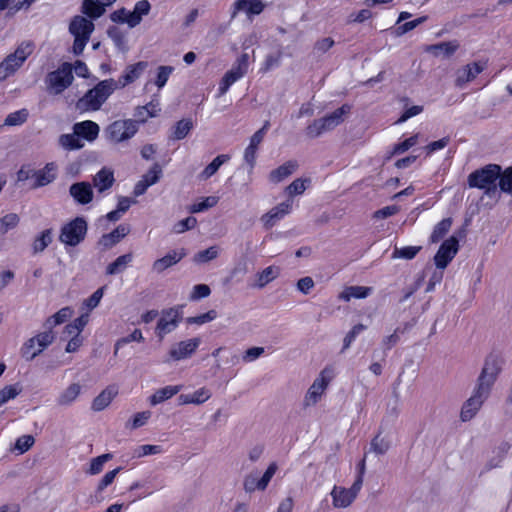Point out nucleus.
Listing matches in <instances>:
<instances>
[{
    "mask_svg": "<svg viewBox=\"0 0 512 512\" xmlns=\"http://www.w3.org/2000/svg\"><path fill=\"white\" fill-rule=\"evenodd\" d=\"M117 89L119 85L116 80L112 78L102 80L77 101L76 108L80 111H98Z\"/></svg>",
    "mask_w": 512,
    "mask_h": 512,
    "instance_id": "1",
    "label": "nucleus"
},
{
    "mask_svg": "<svg viewBox=\"0 0 512 512\" xmlns=\"http://www.w3.org/2000/svg\"><path fill=\"white\" fill-rule=\"evenodd\" d=\"M501 166L489 164L485 167L475 170L468 176V184L471 188L484 189L485 194L495 197L498 193L496 180L501 177Z\"/></svg>",
    "mask_w": 512,
    "mask_h": 512,
    "instance_id": "2",
    "label": "nucleus"
},
{
    "mask_svg": "<svg viewBox=\"0 0 512 512\" xmlns=\"http://www.w3.org/2000/svg\"><path fill=\"white\" fill-rule=\"evenodd\" d=\"M351 106L343 104L340 108L320 119L314 120L306 127V135L309 138H317L325 132L333 130L344 121V116L349 114Z\"/></svg>",
    "mask_w": 512,
    "mask_h": 512,
    "instance_id": "3",
    "label": "nucleus"
},
{
    "mask_svg": "<svg viewBox=\"0 0 512 512\" xmlns=\"http://www.w3.org/2000/svg\"><path fill=\"white\" fill-rule=\"evenodd\" d=\"M138 130L137 121L133 119H119L113 121L104 129V137L109 143L118 145L129 141Z\"/></svg>",
    "mask_w": 512,
    "mask_h": 512,
    "instance_id": "4",
    "label": "nucleus"
},
{
    "mask_svg": "<svg viewBox=\"0 0 512 512\" xmlns=\"http://www.w3.org/2000/svg\"><path fill=\"white\" fill-rule=\"evenodd\" d=\"M32 52V44L22 42L13 53L6 56L0 63V82L15 74Z\"/></svg>",
    "mask_w": 512,
    "mask_h": 512,
    "instance_id": "5",
    "label": "nucleus"
},
{
    "mask_svg": "<svg viewBox=\"0 0 512 512\" xmlns=\"http://www.w3.org/2000/svg\"><path fill=\"white\" fill-rule=\"evenodd\" d=\"M93 30V22L82 16H75L71 20L69 25V32L74 36L72 50L76 56L83 52Z\"/></svg>",
    "mask_w": 512,
    "mask_h": 512,
    "instance_id": "6",
    "label": "nucleus"
},
{
    "mask_svg": "<svg viewBox=\"0 0 512 512\" xmlns=\"http://www.w3.org/2000/svg\"><path fill=\"white\" fill-rule=\"evenodd\" d=\"M55 334L53 329H45V331L38 333L36 336L29 338L21 348V356L31 361L39 354H41L50 344L53 343Z\"/></svg>",
    "mask_w": 512,
    "mask_h": 512,
    "instance_id": "7",
    "label": "nucleus"
},
{
    "mask_svg": "<svg viewBox=\"0 0 512 512\" xmlns=\"http://www.w3.org/2000/svg\"><path fill=\"white\" fill-rule=\"evenodd\" d=\"M87 229L84 217H76L61 228L59 240L65 245L77 246L85 239Z\"/></svg>",
    "mask_w": 512,
    "mask_h": 512,
    "instance_id": "8",
    "label": "nucleus"
},
{
    "mask_svg": "<svg viewBox=\"0 0 512 512\" xmlns=\"http://www.w3.org/2000/svg\"><path fill=\"white\" fill-rule=\"evenodd\" d=\"M249 55L247 53L241 54L232 68L227 71L219 84L218 97L226 94L231 85L241 79L248 71Z\"/></svg>",
    "mask_w": 512,
    "mask_h": 512,
    "instance_id": "9",
    "label": "nucleus"
},
{
    "mask_svg": "<svg viewBox=\"0 0 512 512\" xmlns=\"http://www.w3.org/2000/svg\"><path fill=\"white\" fill-rule=\"evenodd\" d=\"M72 66L63 63L57 70L50 72L46 77L48 89L54 94H60L73 82Z\"/></svg>",
    "mask_w": 512,
    "mask_h": 512,
    "instance_id": "10",
    "label": "nucleus"
},
{
    "mask_svg": "<svg viewBox=\"0 0 512 512\" xmlns=\"http://www.w3.org/2000/svg\"><path fill=\"white\" fill-rule=\"evenodd\" d=\"M501 371V361L495 355H490L486 358L481 373L477 379L478 387L491 392L499 373Z\"/></svg>",
    "mask_w": 512,
    "mask_h": 512,
    "instance_id": "11",
    "label": "nucleus"
},
{
    "mask_svg": "<svg viewBox=\"0 0 512 512\" xmlns=\"http://www.w3.org/2000/svg\"><path fill=\"white\" fill-rule=\"evenodd\" d=\"M490 392L476 386L473 395L463 404L460 418L466 422L471 420L482 407Z\"/></svg>",
    "mask_w": 512,
    "mask_h": 512,
    "instance_id": "12",
    "label": "nucleus"
},
{
    "mask_svg": "<svg viewBox=\"0 0 512 512\" xmlns=\"http://www.w3.org/2000/svg\"><path fill=\"white\" fill-rule=\"evenodd\" d=\"M459 250V241L457 237L451 236L445 240L439 247L434 256V262L438 269H445L453 260Z\"/></svg>",
    "mask_w": 512,
    "mask_h": 512,
    "instance_id": "13",
    "label": "nucleus"
},
{
    "mask_svg": "<svg viewBox=\"0 0 512 512\" xmlns=\"http://www.w3.org/2000/svg\"><path fill=\"white\" fill-rule=\"evenodd\" d=\"M181 320V312L178 308H169L162 311V315L158 320L156 332L162 339L164 335L172 332Z\"/></svg>",
    "mask_w": 512,
    "mask_h": 512,
    "instance_id": "14",
    "label": "nucleus"
},
{
    "mask_svg": "<svg viewBox=\"0 0 512 512\" xmlns=\"http://www.w3.org/2000/svg\"><path fill=\"white\" fill-rule=\"evenodd\" d=\"M201 343L199 337L191 338L185 341H180L171 346L169 356L174 361H180L190 358L197 350Z\"/></svg>",
    "mask_w": 512,
    "mask_h": 512,
    "instance_id": "15",
    "label": "nucleus"
},
{
    "mask_svg": "<svg viewBox=\"0 0 512 512\" xmlns=\"http://www.w3.org/2000/svg\"><path fill=\"white\" fill-rule=\"evenodd\" d=\"M162 175L161 166L155 163L147 173L135 184L133 194L138 197L143 195L148 187L156 184Z\"/></svg>",
    "mask_w": 512,
    "mask_h": 512,
    "instance_id": "16",
    "label": "nucleus"
},
{
    "mask_svg": "<svg viewBox=\"0 0 512 512\" xmlns=\"http://www.w3.org/2000/svg\"><path fill=\"white\" fill-rule=\"evenodd\" d=\"M69 194L79 205H86L93 200L92 184L86 181L73 183L69 188Z\"/></svg>",
    "mask_w": 512,
    "mask_h": 512,
    "instance_id": "17",
    "label": "nucleus"
},
{
    "mask_svg": "<svg viewBox=\"0 0 512 512\" xmlns=\"http://www.w3.org/2000/svg\"><path fill=\"white\" fill-rule=\"evenodd\" d=\"M186 256L185 249L172 250L164 257L154 261L152 270L158 274L180 262Z\"/></svg>",
    "mask_w": 512,
    "mask_h": 512,
    "instance_id": "18",
    "label": "nucleus"
},
{
    "mask_svg": "<svg viewBox=\"0 0 512 512\" xmlns=\"http://www.w3.org/2000/svg\"><path fill=\"white\" fill-rule=\"evenodd\" d=\"M265 8L261 0H236L232 6L231 18L234 19L240 11L247 15H259Z\"/></svg>",
    "mask_w": 512,
    "mask_h": 512,
    "instance_id": "19",
    "label": "nucleus"
},
{
    "mask_svg": "<svg viewBox=\"0 0 512 512\" xmlns=\"http://www.w3.org/2000/svg\"><path fill=\"white\" fill-rule=\"evenodd\" d=\"M72 129L81 140H86L88 142L96 140L100 132L99 125L91 120L75 123Z\"/></svg>",
    "mask_w": 512,
    "mask_h": 512,
    "instance_id": "20",
    "label": "nucleus"
},
{
    "mask_svg": "<svg viewBox=\"0 0 512 512\" xmlns=\"http://www.w3.org/2000/svg\"><path fill=\"white\" fill-rule=\"evenodd\" d=\"M130 232V227L127 224H120L112 232L102 235L98 241V245L104 250L112 248L121 239L127 236Z\"/></svg>",
    "mask_w": 512,
    "mask_h": 512,
    "instance_id": "21",
    "label": "nucleus"
},
{
    "mask_svg": "<svg viewBox=\"0 0 512 512\" xmlns=\"http://www.w3.org/2000/svg\"><path fill=\"white\" fill-rule=\"evenodd\" d=\"M323 373L324 371L321 373L319 378L314 380L313 384L308 389L304 399L305 406L315 405L326 390L328 380L324 378Z\"/></svg>",
    "mask_w": 512,
    "mask_h": 512,
    "instance_id": "22",
    "label": "nucleus"
},
{
    "mask_svg": "<svg viewBox=\"0 0 512 512\" xmlns=\"http://www.w3.org/2000/svg\"><path fill=\"white\" fill-rule=\"evenodd\" d=\"M115 182L114 172L112 169L103 167L99 170L92 179L93 187L96 188L98 193H104L109 190Z\"/></svg>",
    "mask_w": 512,
    "mask_h": 512,
    "instance_id": "23",
    "label": "nucleus"
},
{
    "mask_svg": "<svg viewBox=\"0 0 512 512\" xmlns=\"http://www.w3.org/2000/svg\"><path fill=\"white\" fill-rule=\"evenodd\" d=\"M291 207L292 203L290 201L282 202L263 215L261 221L266 228H271L278 220L290 212Z\"/></svg>",
    "mask_w": 512,
    "mask_h": 512,
    "instance_id": "24",
    "label": "nucleus"
},
{
    "mask_svg": "<svg viewBox=\"0 0 512 512\" xmlns=\"http://www.w3.org/2000/svg\"><path fill=\"white\" fill-rule=\"evenodd\" d=\"M483 70L484 66L477 62L464 66L457 71L456 86L462 87L466 83L473 81Z\"/></svg>",
    "mask_w": 512,
    "mask_h": 512,
    "instance_id": "25",
    "label": "nucleus"
},
{
    "mask_svg": "<svg viewBox=\"0 0 512 512\" xmlns=\"http://www.w3.org/2000/svg\"><path fill=\"white\" fill-rule=\"evenodd\" d=\"M147 66L148 63L144 61H140L136 64L127 66L123 75L116 81L119 85V88H124L128 84H131L137 80L143 71L147 68Z\"/></svg>",
    "mask_w": 512,
    "mask_h": 512,
    "instance_id": "26",
    "label": "nucleus"
},
{
    "mask_svg": "<svg viewBox=\"0 0 512 512\" xmlns=\"http://www.w3.org/2000/svg\"><path fill=\"white\" fill-rule=\"evenodd\" d=\"M334 508H347L356 499L350 491L342 486H334L330 492Z\"/></svg>",
    "mask_w": 512,
    "mask_h": 512,
    "instance_id": "27",
    "label": "nucleus"
},
{
    "mask_svg": "<svg viewBox=\"0 0 512 512\" xmlns=\"http://www.w3.org/2000/svg\"><path fill=\"white\" fill-rule=\"evenodd\" d=\"M118 394L116 386L111 385L106 387L92 402L91 408L93 411L99 412L104 410Z\"/></svg>",
    "mask_w": 512,
    "mask_h": 512,
    "instance_id": "28",
    "label": "nucleus"
},
{
    "mask_svg": "<svg viewBox=\"0 0 512 512\" xmlns=\"http://www.w3.org/2000/svg\"><path fill=\"white\" fill-rule=\"evenodd\" d=\"M151 5L148 0H141L135 4L134 10L130 11L128 26L131 28L136 27L142 21V17L148 15Z\"/></svg>",
    "mask_w": 512,
    "mask_h": 512,
    "instance_id": "29",
    "label": "nucleus"
},
{
    "mask_svg": "<svg viewBox=\"0 0 512 512\" xmlns=\"http://www.w3.org/2000/svg\"><path fill=\"white\" fill-rule=\"evenodd\" d=\"M81 386L78 383L70 384L64 391H62L56 399V403L59 406L67 407L70 406L80 395Z\"/></svg>",
    "mask_w": 512,
    "mask_h": 512,
    "instance_id": "30",
    "label": "nucleus"
},
{
    "mask_svg": "<svg viewBox=\"0 0 512 512\" xmlns=\"http://www.w3.org/2000/svg\"><path fill=\"white\" fill-rule=\"evenodd\" d=\"M372 288L364 286L346 287L338 296L340 300L350 301L352 298L364 299L371 293Z\"/></svg>",
    "mask_w": 512,
    "mask_h": 512,
    "instance_id": "31",
    "label": "nucleus"
},
{
    "mask_svg": "<svg viewBox=\"0 0 512 512\" xmlns=\"http://www.w3.org/2000/svg\"><path fill=\"white\" fill-rule=\"evenodd\" d=\"M298 167L296 161H288L283 165L279 166L277 169H274L270 172V180L274 183H279L288 176H290Z\"/></svg>",
    "mask_w": 512,
    "mask_h": 512,
    "instance_id": "32",
    "label": "nucleus"
},
{
    "mask_svg": "<svg viewBox=\"0 0 512 512\" xmlns=\"http://www.w3.org/2000/svg\"><path fill=\"white\" fill-rule=\"evenodd\" d=\"M279 275V268L269 266L256 274V282L252 285L253 288L262 289L268 283L273 281Z\"/></svg>",
    "mask_w": 512,
    "mask_h": 512,
    "instance_id": "33",
    "label": "nucleus"
},
{
    "mask_svg": "<svg viewBox=\"0 0 512 512\" xmlns=\"http://www.w3.org/2000/svg\"><path fill=\"white\" fill-rule=\"evenodd\" d=\"M182 389L181 385H175V386H166L163 388H160L156 390V392L151 395L150 397V403L151 405H157L165 400L170 399L174 395H176L180 390Z\"/></svg>",
    "mask_w": 512,
    "mask_h": 512,
    "instance_id": "34",
    "label": "nucleus"
},
{
    "mask_svg": "<svg viewBox=\"0 0 512 512\" xmlns=\"http://www.w3.org/2000/svg\"><path fill=\"white\" fill-rule=\"evenodd\" d=\"M59 145L67 151L79 150L84 147L83 141L73 131L71 134H62L58 139Z\"/></svg>",
    "mask_w": 512,
    "mask_h": 512,
    "instance_id": "35",
    "label": "nucleus"
},
{
    "mask_svg": "<svg viewBox=\"0 0 512 512\" xmlns=\"http://www.w3.org/2000/svg\"><path fill=\"white\" fill-rule=\"evenodd\" d=\"M133 260V254L127 253L116 258L112 263H110L106 267L107 275H115L123 272L128 264H130Z\"/></svg>",
    "mask_w": 512,
    "mask_h": 512,
    "instance_id": "36",
    "label": "nucleus"
},
{
    "mask_svg": "<svg viewBox=\"0 0 512 512\" xmlns=\"http://www.w3.org/2000/svg\"><path fill=\"white\" fill-rule=\"evenodd\" d=\"M73 314V310L70 307H64L56 312L54 315L47 318L44 323L45 329H53L55 326L66 322Z\"/></svg>",
    "mask_w": 512,
    "mask_h": 512,
    "instance_id": "37",
    "label": "nucleus"
},
{
    "mask_svg": "<svg viewBox=\"0 0 512 512\" xmlns=\"http://www.w3.org/2000/svg\"><path fill=\"white\" fill-rule=\"evenodd\" d=\"M53 240V230L45 229L39 236H37L32 244V250L34 254L43 252Z\"/></svg>",
    "mask_w": 512,
    "mask_h": 512,
    "instance_id": "38",
    "label": "nucleus"
},
{
    "mask_svg": "<svg viewBox=\"0 0 512 512\" xmlns=\"http://www.w3.org/2000/svg\"><path fill=\"white\" fill-rule=\"evenodd\" d=\"M121 467L115 468L114 470H111L107 472L102 479L99 481L96 491H95V501L96 503H100L102 501L101 494L102 492L113 483L115 477L120 472Z\"/></svg>",
    "mask_w": 512,
    "mask_h": 512,
    "instance_id": "39",
    "label": "nucleus"
},
{
    "mask_svg": "<svg viewBox=\"0 0 512 512\" xmlns=\"http://www.w3.org/2000/svg\"><path fill=\"white\" fill-rule=\"evenodd\" d=\"M53 164L49 163L45 166L44 169L37 170L33 172V177L35 178L34 188H39L48 185L55 179L54 174H50L49 172L53 169Z\"/></svg>",
    "mask_w": 512,
    "mask_h": 512,
    "instance_id": "40",
    "label": "nucleus"
},
{
    "mask_svg": "<svg viewBox=\"0 0 512 512\" xmlns=\"http://www.w3.org/2000/svg\"><path fill=\"white\" fill-rule=\"evenodd\" d=\"M230 159L229 155L221 154L218 155L216 158L213 159V161L208 164L204 170L200 173L199 177L202 180H207L210 177H212L220 168L221 165H223L225 162H227Z\"/></svg>",
    "mask_w": 512,
    "mask_h": 512,
    "instance_id": "41",
    "label": "nucleus"
},
{
    "mask_svg": "<svg viewBox=\"0 0 512 512\" xmlns=\"http://www.w3.org/2000/svg\"><path fill=\"white\" fill-rule=\"evenodd\" d=\"M82 12L90 18L97 19L104 14L105 7L97 0H84Z\"/></svg>",
    "mask_w": 512,
    "mask_h": 512,
    "instance_id": "42",
    "label": "nucleus"
},
{
    "mask_svg": "<svg viewBox=\"0 0 512 512\" xmlns=\"http://www.w3.org/2000/svg\"><path fill=\"white\" fill-rule=\"evenodd\" d=\"M458 47L459 44L456 41H449L431 45L427 48V51L432 52L436 56L442 53L445 56L449 57L455 53Z\"/></svg>",
    "mask_w": 512,
    "mask_h": 512,
    "instance_id": "43",
    "label": "nucleus"
},
{
    "mask_svg": "<svg viewBox=\"0 0 512 512\" xmlns=\"http://www.w3.org/2000/svg\"><path fill=\"white\" fill-rule=\"evenodd\" d=\"M391 447V442L389 439L385 437H381L380 434H377L370 443V451L375 453L376 455H384L388 452Z\"/></svg>",
    "mask_w": 512,
    "mask_h": 512,
    "instance_id": "44",
    "label": "nucleus"
},
{
    "mask_svg": "<svg viewBox=\"0 0 512 512\" xmlns=\"http://www.w3.org/2000/svg\"><path fill=\"white\" fill-rule=\"evenodd\" d=\"M113 458V455L110 453L102 454L100 456H97L93 458L90 461L89 468L86 470V473L89 475H97L100 472H102L104 464L111 460Z\"/></svg>",
    "mask_w": 512,
    "mask_h": 512,
    "instance_id": "45",
    "label": "nucleus"
},
{
    "mask_svg": "<svg viewBox=\"0 0 512 512\" xmlns=\"http://www.w3.org/2000/svg\"><path fill=\"white\" fill-rule=\"evenodd\" d=\"M452 225V221L450 218H445L442 221H440L435 227L434 230L430 236V241L432 243L439 242L450 230Z\"/></svg>",
    "mask_w": 512,
    "mask_h": 512,
    "instance_id": "46",
    "label": "nucleus"
},
{
    "mask_svg": "<svg viewBox=\"0 0 512 512\" xmlns=\"http://www.w3.org/2000/svg\"><path fill=\"white\" fill-rule=\"evenodd\" d=\"M22 392V386L19 383L5 386L0 390V407L9 400L15 399Z\"/></svg>",
    "mask_w": 512,
    "mask_h": 512,
    "instance_id": "47",
    "label": "nucleus"
},
{
    "mask_svg": "<svg viewBox=\"0 0 512 512\" xmlns=\"http://www.w3.org/2000/svg\"><path fill=\"white\" fill-rule=\"evenodd\" d=\"M421 248H422L421 246H407V247H402V248L394 247V250L392 253V258L393 259L402 258V259H406V260H411V259L415 258V256L421 250Z\"/></svg>",
    "mask_w": 512,
    "mask_h": 512,
    "instance_id": "48",
    "label": "nucleus"
},
{
    "mask_svg": "<svg viewBox=\"0 0 512 512\" xmlns=\"http://www.w3.org/2000/svg\"><path fill=\"white\" fill-rule=\"evenodd\" d=\"M192 128L193 122L191 119H182L176 123L172 137L176 140L184 139Z\"/></svg>",
    "mask_w": 512,
    "mask_h": 512,
    "instance_id": "49",
    "label": "nucleus"
},
{
    "mask_svg": "<svg viewBox=\"0 0 512 512\" xmlns=\"http://www.w3.org/2000/svg\"><path fill=\"white\" fill-rule=\"evenodd\" d=\"M88 323V315H81L72 323L65 326L63 334H81L82 330Z\"/></svg>",
    "mask_w": 512,
    "mask_h": 512,
    "instance_id": "50",
    "label": "nucleus"
},
{
    "mask_svg": "<svg viewBox=\"0 0 512 512\" xmlns=\"http://www.w3.org/2000/svg\"><path fill=\"white\" fill-rule=\"evenodd\" d=\"M20 218L16 213H9L0 218V233L6 234L9 230L17 227Z\"/></svg>",
    "mask_w": 512,
    "mask_h": 512,
    "instance_id": "51",
    "label": "nucleus"
},
{
    "mask_svg": "<svg viewBox=\"0 0 512 512\" xmlns=\"http://www.w3.org/2000/svg\"><path fill=\"white\" fill-rule=\"evenodd\" d=\"M28 118V111L26 109H21L19 111H15L13 113H10L5 121L4 124L7 126H17L21 125L24 122H26Z\"/></svg>",
    "mask_w": 512,
    "mask_h": 512,
    "instance_id": "52",
    "label": "nucleus"
},
{
    "mask_svg": "<svg viewBox=\"0 0 512 512\" xmlns=\"http://www.w3.org/2000/svg\"><path fill=\"white\" fill-rule=\"evenodd\" d=\"M499 188L502 192L512 196V166L501 172Z\"/></svg>",
    "mask_w": 512,
    "mask_h": 512,
    "instance_id": "53",
    "label": "nucleus"
},
{
    "mask_svg": "<svg viewBox=\"0 0 512 512\" xmlns=\"http://www.w3.org/2000/svg\"><path fill=\"white\" fill-rule=\"evenodd\" d=\"M218 203V198L215 196H209L204 198L201 202L195 203L189 207L191 213H199L209 208L214 207Z\"/></svg>",
    "mask_w": 512,
    "mask_h": 512,
    "instance_id": "54",
    "label": "nucleus"
},
{
    "mask_svg": "<svg viewBox=\"0 0 512 512\" xmlns=\"http://www.w3.org/2000/svg\"><path fill=\"white\" fill-rule=\"evenodd\" d=\"M143 340H144V338H143L141 330L135 329L130 335L120 338L119 340L116 341L114 354L117 355L119 348L125 344H128L133 341L141 342Z\"/></svg>",
    "mask_w": 512,
    "mask_h": 512,
    "instance_id": "55",
    "label": "nucleus"
},
{
    "mask_svg": "<svg viewBox=\"0 0 512 512\" xmlns=\"http://www.w3.org/2000/svg\"><path fill=\"white\" fill-rule=\"evenodd\" d=\"M108 36L114 42L119 50L124 51L126 49V40L124 34L117 27H110L107 31Z\"/></svg>",
    "mask_w": 512,
    "mask_h": 512,
    "instance_id": "56",
    "label": "nucleus"
},
{
    "mask_svg": "<svg viewBox=\"0 0 512 512\" xmlns=\"http://www.w3.org/2000/svg\"><path fill=\"white\" fill-rule=\"evenodd\" d=\"M218 256V249L215 246H211L205 250L199 251L194 256V262L196 263H205L210 260L215 259Z\"/></svg>",
    "mask_w": 512,
    "mask_h": 512,
    "instance_id": "57",
    "label": "nucleus"
},
{
    "mask_svg": "<svg viewBox=\"0 0 512 512\" xmlns=\"http://www.w3.org/2000/svg\"><path fill=\"white\" fill-rule=\"evenodd\" d=\"M427 20V16H421L417 19H414L409 22H405L404 24L400 25L396 29V35L401 36L413 29H415L420 24L424 23Z\"/></svg>",
    "mask_w": 512,
    "mask_h": 512,
    "instance_id": "58",
    "label": "nucleus"
},
{
    "mask_svg": "<svg viewBox=\"0 0 512 512\" xmlns=\"http://www.w3.org/2000/svg\"><path fill=\"white\" fill-rule=\"evenodd\" d=\"M197 224V219L193 216H189L179 222H177L175 225H174V232L175 233H183L187 230H190V229H193Z\"/></svg>",
    "mask_w": 512,
    "mask_h": 512,
    "instance_id": "59",
    "label": "nucleus"
},
{
    "mask_svg": "<svg viewBox=\"0 0 512 512\" xmlns=\"http://www.w3.org/2000/svg\"><path fill=\"white\" fill-rule=\"evenodd\" d=\"M366 329V326L363 325V324H357L355 325L347 334L346 336L344 337V340H343V348H342V352L345 351L346 349H348L351 345V343L354 341V339L356 338V336L364 331Z\"/></svg>",
    "mask_w": 512,
    "mask_h": 512,
    "instance_id": "60",
    "label": "nucleus"
},
{
    "mask_svg": "<svg viewBox=\"0 0 512 512\" xmlns=\"http://www.w3.org/2000/svg\"><path fill=\"white\" fill-rule=\"evenodd\" d=\"M418 135H413L394 146L392 154H402L417 144Z\"/></svg>",
    "mask_w": 512,
    "mask_h": 512,
    "instance_id": "61",
    "label": "nucleus"
},
{
    "mask_svg": "<svg viewBox=\"0 0 512 512\" xmlns=\"http://www.w3.org/2000/svg\"><path fill=\"white\" fill-rule=\"evenodd\" d=\"M243 488L246 492L248 493H252L254 492L255 490H260V491H264V489H262L260 487V481L259 479L253 475L252 473L247 475L245 478H244V481H243Z\"/></svg>",
    "mask_w": 512,
    "mask_h": 512,
    "instance_id": "62",
    "label": "nucleus"
},
{
    "mask_svg": "<svg viewBox=\"0 0 512 512\" xmlns=\"http://www.w3.org/2000/svg\"><path fill=\"white\" fill-rule=\"evenodd\" d=\"M210 287L206 284H197L193 287L192 293L190 294V300H198L206 298L210 295Z\"/></svg>",
    "mask_w": 512,
    "mask_h": 512,
    "instance_id": "63",
    "label": "nucleus"
},
{
    "mask_svg": "<svg viewBox=\"0 0 512 512\" xmlns=\"http://www.w3.org/2000/svg\"><path fill=\"white\" fill-rule=\"evenodd\" d=\"M35 439L32 435H23L16 440L15 448L24 453L28 451L34 444Z\"/></svg>",
    "mask_w": 512,
    "mask_h": 512,
    "instance_id": "64",
    "label": "nucleus"
}]
</instances>
